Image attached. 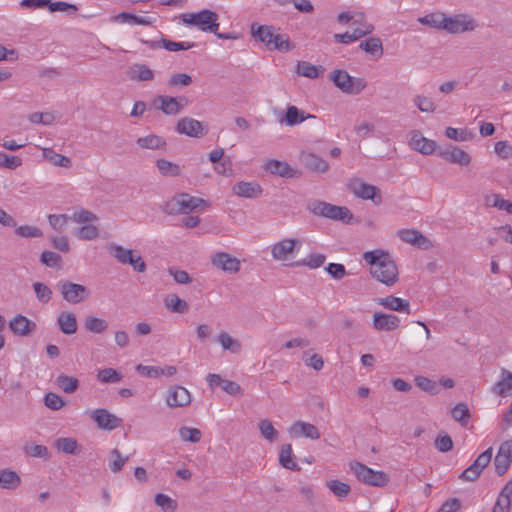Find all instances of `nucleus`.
<instances>
[{"instance_id": "nucleus-62", "label": "nucleus", "mask_w": 512, "mask_h": 512, "mask_svg": "<svg viewBox=\"0 0 512 512\" xmlns=\"http://www.w3.org/2000/svg\"><path fill=\"white\" fill-rule=\"evenodd\" d=\"M111 456L114 457V460L109 463V469L113 473L120 472L125 463L129 460V456L123 457L121 452L116 448L111 451Z\"/></svg>"}, {"instance_id": "nucleus-54", "label": "nucleus", "mask_w": 512, "mask_h": 512, "mask_svg": "<svg viewBox=\"0 0 512 512\" xmlns=\"http://www.w3.org/2000/svg\"><path fill=\"white\" fill-rule=\"evenodd\" d=\"M33 290L35 292L36 299L41 303H48L52 298V290L42 282L33 283Z\"/></svg>"}, {"instance_id": "nucleus-7", "label": "nucleus", "mask_w": 512, "mask_h": 512, "mask_svg": "<svg viewBox=\"0 0 512 512\" xmlns=\"http://www.w3.org/2000/svg\"><path fill=\"white\" fill-rule=\"evenodd\" d=\"M350 468L357 479L365 484L381 487L389 481L388 476L383 471H375L360 462L350 463Z\"/></svg>"}, {"instance_id": "nucleus-39", "label": "nucleus", "mask_w": 512, "mask_h": 512, "mask_svg": "<svg viewBox=\"0 0 512 512\" xmlns=\"http://www.w3.org/2000/svg\"><path fill=\"white\" fill-rule=\"evenodd\" d=\"M217 341L224 350H229L231 353L237 354L242 350L240 341L233 338L225 331L219 333Z\"/></svg>"}, {"instance_id": "nucleus-61", "label": "nucleus", "mask_w": 512, "mask_h": 512, "mask_svg": "<svg viewBox=\"0 0 512 512\" xmlns=\"http://www.w3.org/2000/svg\"><path fill=\"white\" fill-rule=\"evenodd\" d=\"M15 233L22 238H39L43 235L38 227L31 225L19 226L15 229Z\"/></svg>"}, {"instance_id": "nucleus-24", "label": "nucleus", "mask_w": 512, "mask_h": 512, "mask_svg": "<svg viewBox=\"0 0 512 512\" xmlns=\"http://www.w3.org/2000/svg\"><path fill=\"white\" fill-rule=\"evenodd\" d=\"M417 21L437 30H448V16L442 12H433L419 17Z\"/></svg>"}, {"instance_id": "nucleus-32", "label": "nucleus", "mask_w": 512, "mask_h": 512, "mask_svg": "<svg viewBox=\"0 0 512 512\" xmlns=\"http://www.w3.org/2000/svg\"><path fill=\"white\" fill-rule=\"evenodd\" d=\"M264 169L271 174L278 175L281 177H292L293 169L287 162L279 161V160H268Z\"/></svg>"}, {"instance_id": "nucleus-38", "label": "nucleus", "mask_w": 512, "mask_h": 512, "mask_svg": "<svg viewBox=\"0 0 512 512\" xmlns=\"http://www.w3.org/2000/svg\"><path fill=\"white\" fill-rule=\"evenodd\" d=\"M156 167L159 173L164 177H178L182 172L181 167L178 164L166 159H158L156 161Z\"/></svg>"}, {"instance_id": "nucleus-46", "label": "nucleus", "mask_w": 512, "mask_h": 512, "mask_svg": "<svg viewBox=\"0 0 512 512\" xmlns=\"http://www.w3.org/2000/svg\"><path fill=\"white\" fill-rule=\"evenodd\" d=\"M472 158L470 154L458 146H450V162L460 166L470 165Z\"/></svg>"}, {"instance_id": "nucleus-36", "label": "nucleus", "mask_w": 512, "mask_h": 512, "mask_svg": "<svg viewBox=\"0 0 512 512\" xmlns=\"http://www.w3.org/2000/svg\"><path fill=\"white\" fill-rule=\"evenodd\" d=\"M42 155L44 159L54 166L69 168L72 165V161L69 157L55 152L52 148H43Z\"/></svg>"}, {"instance_id": "nucleus-8", "label": "nucleus", "mask_w": 512, "mask_h": 512, "mask_svg": "<svg viewBox=\"0 0 512 512\" xmlns=\"http://www.w3.org/2000/svg\"><path fill=\"white\" fill-rule=\"evenodd\" d=\"M188 105V99L184 96L172 97L167 95H157L152 100V106L161 110L165 115L175 116L179 114Z\"/></svg>"}, {"instance_id": "nucleus-26", "label": "nucleus", "mask_w": 512, "mask_h": 512, "mask_svg": "<svg viewBox=\"0 0 512 512\" xmlns=\"http://www.w3.org/2000/svg\"><path fill=\"white\" fill-rule=\"evenodd\" d=\"M484 206L487 208H496L500 211H505L512 214V202L504 199L498 193H489L484 196Z\"/></svg>"}, {"instance_id": "nucleus-21", "label": "nucleus", "mask_w": 512, "mask_h": 512, "mask_svg": "<svg viewBox=\"0 0 512 512\" xmlns=\"http://www.w3.org/2000/svg\"><path fill=\"white\" fill-rule=\"evenodd\" d=\"M310 118L314 119L316 116L305 113L303 110H300L294 105H290L287 107L284 116L279 118V123L292 127Z\"/></svg>"}, {"instance_id": "nucleus-45", "label": "nucleus", "mask_w": 512, "mask_h": 512, "mask_svg": "<svg viewBox=\"0 0 512 512\" xmlns=\"http://www.w3.org/2000/svg\"><path fill=\"white\" fill-rule=\"evenodd\" d=\"M116 20L136 25H152L156 19L147 16H137L128 12H122L116 16Z\"/></svg>"}, {"instance_id": "nucleus-12", "label": "nucleus", "mask_w": 512, "mask_h": 512, "mask_svg": "<svg viewBox=\"0 0 512 512\" xmlns=\"http://www.w3.org/2000/svg\"><path fill=\"white\" fill-rule=\"evenodd\" d=\"M176 131L179 134L193 138H201L207 134V129L204 127L202 122L191 117L181 118L177 122Z\"/></svg>"}, {"instance_id": "nucleus-23", "label": "nucleus", "mask_w": 512, "mask_h": 512, "mask_svg": "<svg viewBox=\"0 0 512 512\" xmlns=\"http://www.w3.org/2000/svg\"><path fill=\"white\" fill-rule=\"evenodd\" d=\"M409 145L422 154H431L436 148L435 141L425 138L419 131L411 133Z\"/></svg>"}, {"instance_id": "nucleus-59", "label": "nucleus", "mask_w": 512, "mask_h": 512, "mask_svg": "<svg viewBox=\"0 0 512 512\" xmlns=\"http://www.w3.org/2000/svg\"><path fill=\"white\" fill-rule=\"evenodd\" d=\"M44 404L47 408L57 411L65 406V401L58 394L48 392L44 397Z\"/></svg>"}, {"instance_id": "nucleus-20", "label": "nucleus", "mask_w": 512, "mask_h": 512, "mask_svg": "<svg viewBox=\"0 0 512 512\" xmlns=\"http://www.w3.org/2000/svg\"><path fill=\"white\" fill-rule=\"evenodd\" d=\"M400 319L393 314L376 312L373 315V328L378 331H392L399 327Z\"/></svg>"}, {"instance_id": "nucleus-31", "label": "nucleus", "mask_w": 512, "mask_h": 512, "mask_svg": "<svg viewBox=\"0 0 512 512\" xmlns=\"http://www.w3.org/2000/svg\"><path fill=\"white\" fill-rule=\"evenodd\" d=\"M57 323L61 332L66 335L76 333L78 328L76 317L71 312H61L57 317Z\"/></svg>"}, {"instance_id": "nucleus-10", "label": "nucleus", "mask_w": 512, "mask_h": 512, "mask_svg": "<svg viewBox=\"0 0 512 512\" xmlns=\"http://www.w3.org/2000/svg\"><path fill=\"white\" fill-rule=\"evenodd\" d=\"M301 244L299 239L285 238L271 246V255L276 261H287L299 250Z\"/></svg>"}, {"instance_id": "nucleus-53", "label": "nucleus", "mask_w": 512, "mask_h": 512, "mask_svg": "<svg viewBox=\"0 0 512 512\" xmlns=\"http://www.w3.org/2000/svg\"><path fill=\"white\" fill-rule=\"evenodd\" d=\"M76 236L81 240H94L99 236V229L91 223L85 224L76 230Z\"/></svg>"}, {"instance_id": "nucleus-57", "label": "nucleus", "mask_w": 512, "mask_h": 512, "mask_svg": "<svg viewBox=\"0 0 512 512\" xmlns=\"http://www.w3.org/2000/svg\"><path fill=\"white\" fill-rule=\"evenodd\" d=\"M326 261V256L320 253H313L308 255L305 259L302 260L301 263L296 262L295 265H304L309 267L310 269H316L321 267Z\"/></svg>"}, {"instance_id": "nucleus-13", "label": "nucleus", "mask_w": 512, "mask_h": 512, "mask_svg": "<svg viewBox=\"0 0 512 512\" xmlns=\"http://www.w3.org/2000/svg\"><path fill=\"white\" fill-rule=\"evenodd\" d=\"M165 401L170 408L184 407L191 403V394L185 387L175 385L168 389Z\"/></svg>"}, {"instance_id": "nucleus-3", "label": "nucleus", "mask_w": 512, "mask_h": 512, "mask_svg": "<svg viewBox=\"0 0 512 512\" xmlns=\"http://www.w3.org/2000/svg\"><path fill=\"white\" fill-rule=\"evenodd\" d=\"M205 204L202 198L180 193L164 204L163 212L168 215L188 214Z\"/></svg>"}, {"instance_id": "nucleus-51", "label": "nucleus", "mask_w": 512, "mask_h": 512, "mask_svg": "<svg viewBox=\"0 0 512 512\" xmlns=\"http://www.w3.org/2000/svg\"><path fill=\"white\" fill-rule=\"evenodd\" d=\"M56 447L58 450L67 454H76L78 452V443L74 438L62 437L57 439Z\"/></svg>"}, {"instance_id": "nucleus-55", "label": "nucleus", "mask_w": 512, "mask_h": 512, "mask_svg": "<svg viewBox=\"0 0 512 512\" xmlns=\"http://www.w3.org/2000/svg\"><path fill=\"white\" fill-rule=\"evenodd\" d=\"M179 435L183 441L191 443H198L202 437V433L199 429L186 426L179 429Z\"/></svg>"}, {"instance_id": "nucleus-4", "label": "nucleus", "mask_w": 512, "mask_h": 512, "mask_svg": "<svg viewBox=\"0 0 512 512\" xmlns=\"http://www.w3.org/2000/svg\"><path fill=\"white\" fill-rule=\"evenodd\" d=\"M219 16L216 12L203 9L197 13H184L181 20L184 24L195 26L203 32L216 33L219 28Z\"/></svg>"}, {"instance_id": "nucleus-1", "label": "nucleus", "mask_w": 512, "mask_h": 512, "mask_svg": "<svg viewBox=\"0 0 512 512\" xmlns=\"http://www.w3.org/2000/svg\"><path fill=\"white\" fill-rule=\"evenodd\" d=\"M363 259L369 264L370 273L377 281L392 286L398 280L397 266L388 252L380 249L367 251Z\"/></svg>"}, {"instance_id": "nucleus-27", "label": "nucleus", "mask_w": 512, "mask_h": 512, "mask_svg": "<svg viewBox=\"0 0 512 512\" xmlns=\"http://www.w3.org/2000/svg\"><path fill=\"white\" fill-rule=\"evenodd\" d=\"M128 77L132 81L143 82L154 79V72L145 64L136 63L129 67Z\"/></svg>"}, {"instance_id": "nucleus-47", "label": "nucleus", "mask_w": 512, "mask_h": 512, "mask_svg": "<svg viewBox=\"0 0 512 512\" xmlns=\"http://www.w3.org/2000/svg\"><path fill=\"white\" fill-rule=\"evenodd\" d=\"M56 384L59 388H61L65 393H73L78 389L79 381L77 378L68 376L65 374H60L56 378Z\"/></svg>"}, {"instance_id": "nucleus-22", "label": "nucleus", "mask_w": 512, "mask_h": 512, "mask_svg": "<svg viewBox=\"0 0 512 512\" xmlns=\"http://www.w3.org/2000/svg\"><path fill=\"white\" fill-rule=\"evenodd\" d=\"M373 30L374 26L372 24L364 23L361 27H355L353 31L334 34V39L339 43L348 44L372 33Z\"/></svg>"}, {"instance_id": "nucleus-58", "label": "nucleus", "mask_w": 512, "mask_h": 512, "mask_svg": "<svg viewBox=\"0 0 512 512\" xmlns=\"http://www.w3.org/2000/svg\"><path fill=\"white\" fill-rule=\"evenodd\" d=\"M155 504L165 512H174L177 508L176 501L162 493L155 496Z\"/></svg>"}, {"instance_id": "nucleus-5", "label": "nucleus", "mask_w": 512, "mask_h": 512, "mask_svg": "<svg viewBox=\"0 0 512 512\" xmlns=\"http://www.w3.org/2000/svg\"><path fill=\"white\" fill-rule=\"evenodd\" d=\"M330 80L342 92L350 95H358L367 86L363 78L352 77L345 70H334L330 74Z\"/></svg>"}, {"instance_id": "nucleus-43", "label": "nucleus", "mask_w": 512, "mask_h": 512, "mask_svg": "<svg viewBox=\"0 0 512 512\" xmlns=\"http://www.w3.org/2000/svg\"><path fill=\"white\" fill-rule=\"evenodd\" d=\"M108 322L105 319L88 316L85 319L84 327L87 331L94 334H102L108 329Z\"/></svg>"}, {"instance_id": "nucleus-16", "label": "nucleus", "mask_w": 512, "mask_h": 512, "mask_svg": "<svg viewBox=\"0 0 512 512\" xmlns=\"http://www.w3.org/2000/svg\"><path fill=\"white\" fill-rule=\"evenodd\" d=\"M288 432L292 438L302 436L311 440L320 438V433L315 425L301 420L294 422L288 429Z\"/></svg>"}, {"instance_id": "nucleus-34", "label": "nucleus", "mask_w": 512, "mask_h": 512, "mask_svg": "<svg viewBox=\"0 0 512 512\" xmlns=\"http://www.w3.org/2000/svg\"><path fill=\"white\" fill-rule=\"evenodd\" d=\"M493 391L502 397L512 394V373L510 371L502 369L501 380L494 385Z\"/></svg>"}, {"instance_id": "nucleus-29", "label": "nucleus", "mask_w": 512, "mask_h": 512, "mask_svg": "<svg viewBox=\"0 0 512 512\" xmlns=\"http://www.w3.org/2000/svg\"><path fill=\"white\" fill-rule=\"evenodd\" d=\"M376 302L383 306L385 309L396 311V312H406L410 313L409 310V301L405 299H401L395 296H387L385 298H378Z\"/></svg>"}, {"instance_id": "nucleus-50", "label": "nucleus", "mask_w": 512, "mask_h": 512, "mask_svg": "<svg viewBox=\"0 0 512 512\" xmlns=\"http://www.w3.org/2000/svg\"><path fill=\"white\" fill-rule=\"evenodd\" d=\"M296 72L310 79H315L319 76V68L307 61H299L297 63Z\"/></svg>"}, {"instance_id": "nucleus-49", "label": "nucleus", "mask_w": 512, "mask_h": 512, "mask_svg": "<svg viewBox=\"0 0 512 512\" xmlns=\"http://www.w3.org/2000/svg\"><path fill=\"white\" fill-rule=\"evenodd\" d=\"M261 435L268 441L274 442L278 438V431L268 419H262L258 424Z\"/></svg>"}, {"instance_id": "nucleus-42", "label": "nucleus", "mask_w": 512, "mask_h": 512, "mask_svg": "<svg viewBox=\"0 0 512 512\" xmlns=\"http://www.w3.org/2000/svg\"><path fill=\"white\" fill-rule=\"evenodd\" d=\"M252 35L263 42L269 49H271V45L273 42V37L275 35V29L273 26L261 25L257 28L256 31L252 28Z\"/></svg>"}, {"instance_id": "nucleus-15", "label": "nucleus", "mask_w": 512, "mask_h": 512, "mask_svg": "<svg viewBox=\"0 0 512 512\" xmlns=\"http://www.w3.org/2000/svg\"><path fill=\"white\" fill-rule=\"evenodd\" d=\"M476 20L469 14H455L450 16V34H459L474 31Z\"/></svg>"}, {"instance_id": "nucleus-35", "label": "nucleus", "mask_w": 512, "mask_h": 512, "mask_svg": "<svg viewBox=\"0 0 512 512\" xmlns=\"http://www.w3.org/2000/svg\"><path fill=\"white\" fill-rule=\"evenodd\" d=\"M136 144L141 149H163L166 146V141L163 137L156 134H149L143 137H139L136 141Z\"/></svg>"}, {"instance_id": "nucleus-25", "label": "nucleus", "mask_w": 512, "mask_h": 512, "mask_svg": "<svg viewBox=\"0 0 512 512\" xmlns=\"http://www.w3.org/2000/svg\"><path fill=\"white\" fill-rule=\"evenodd\" d=\"M233 192L239 197L257 198L261 195L262 188L256 182L241 181L234 185Z\"/></svg>"}, {"instance_id": "nucleus-2", "label": "nucleus", "mask_w": 512, "mask_h": 512, "mask_svg": "<svg viewBox=\"0 0 512 512\" xmlns=\"http://www.w3.org/2000/svg\"><path fill=\"white\" fill-rule=\"evenodd\" d=\"M307 209L316 216L344 223H349L353 219V214L347 207L333 205L321 200L311 201Z\"/></svg>"}, {"instance_id": "nucleus-18", "label": "nucleus", "mask_w": 512, "mask_h": 512, "mask_svg": "<svg viewBox=\"0 0 512 512\" xmlns=\"http://www.w3.org/2000/svg\"><path fill=\"white\" fill-rule=\"evenodd\" d=\"M399 238L420 249H428L431 246L430 241L418 230L402 229L398 231Z\"/></svg>"}, {"instance_id": "nucleus-60", "label": "nucleus", "mask_w": 512, "mask_h": 512, "mask_svg": "<svg viewBox=\"0 0 512 512\" xmlns=\"http://www.w3.org/2000/svg\"><path fill=\"white\" fill-rule=\"evenodd\" d=\"M327 486L333 492L334 495L344 498L350 492V486L347 483L341 482L339 480H331L327 482Z\"/></svg>"}, {"instance_id": "nucleus-37", "label": "nucleus", "mask_w": 512, "mask_h": 512, "mask_svg": "<svg viewBox=\"0 0 512 512\" xmlns=\"http://www.w3.org/2000/svg\"><path fill=\"white\" fill-rule=\"evenodd\" d=\"M165 307L173 313H186L189 305L185 300L179 298L176 294H169L164 299Z\"/></svg>"}, {"instance_id": "nucleus-63", "label": "nucleus", "mask_w": 512, "mask_h": 512, "mask_svg": "<svg viewBox=\"0 0 512 512\" xmlns=\"http://www.w3.org/2000/svg\"><path fill=\"white\" fill-rule=\"evenodd\" d=\"M40 260L44 265L52 268L60 267L62 263V257L52 251L42 252Z\"/></svg>"}, {"instance_id": "nucleus-52", "label": "nucleus", "mask_w": 512, "mask_h": 512, "mask_svg": "<svg viewBox=\"0 0 512 512\" xmlns=\"http://www.w3.org/2000/svg\"><path fill=\"white\" fill-rule=\"evenodd\" d=\"M97 379L102 383H117L122 375L114 368H104L98 371Z\"/></svg>"}, {"instance_id": "nucleus-56", "label": "nucleus", "mask_w": 512, "mask_h": 512, "mask_svg": "<svg viewBox=\"0 0 512 512\" xmlns=\"http://www.w3.org/2000/svg\"><path fill=\"white\" fill-rule=\"evenodd\" d=\"M70 219L73 221V222H76V223H81V224H88V223H92V222H95L98 220V217L92 213L91 211L89 210H86V209H80V210H77L75 211L71 216H70Z\"/></svg>"}, {"instance_id": "nucleus-19", "label": "nucleus", "mask_w": 512, "mask_h": 512, "mask_svg": "<svg viewBox=\"0 0 512 512\" xmlns=\"http://www.w3.org/2000/svg\"><path fill=\"white\" fill-rule=\"evenodd\" d=\"M212 263L225 272L236 273L240 270V261L225 252H218L212 258Z\"/></svg>"}, {"instance_id": "nucleus-64", "label": "nucleus", "mask_w": 512, "mask_h": 512, "mask_svg": "<svg viewBox=\"0 0 512 512\" xmlns=\"http://www.w3.org/2000/svg\"><path fill=\"white\" fill-rule=\"evenodd\" d=\"M494 149L495 153L502 159L512 157V145L506 140L496 142Z\"/></svg>"}, {"instance_id": "nucleus-41", "label": "nucleus", "mask_w": 512, "mask_h": 512, "mask_svg": "<svg viewBox=\"0 0 512 512\" xmlns=\"http://www.w3.org/2000/svg\"><path fill=\"white\" fill-rule=\"evenodd\" d=\"M108 250L110 254L121 264H127L131 262V257L133 256L134 251L131 249H126L121 245L111 243L108 246Z\"/></svg>"}, {"instance_id": "nucleus-28", "label": "nucleus", "mask_w": 512, "mask_h": 512, "mask_svg": "<svg viewBox=\"0 0 512 512\" xmlns=\"http://www.w3.org/2000/svg\"><path fill=\"white\" fill-rule=\"evenodd\" d=\"M450 415L452 418L460 424L461 427L470 429L472 428L471 423V412L467 404L458 403L452 409H450Z\"/></svg>"}, {"instance_id": "nucleus-11", "label": "nucleus", "mask_w": 512, "mask_h": 512, "mask_svg": "<svg viewBox=\"0 0 512 512\" xmlns=\"http://www.w3.org/2000/svg\"><path fill=\"white\" fill-rule=\"evenodd\" d=\"M492 447L481 453L476 460L460 474V479L467 481L476 480L483 469L491 462L492 459Z\"/></svg>"}, {"instance_id": "nucleus-14", "label": "nucleus", "mask_w": 512, "mask_h": 512, "mask_svg": "<svg viewBox=\"0 0 512 512\" xmlns=\"http://www.w3.org/2000/svg\"><path fill=\"white\" fill-rule=\"evenodd\" d=\"M90 417L96 422L98 428L109 431L116 429L122 423V419L104 408L93 410Z\"/></svg>"}, {"instance_id": "nucleus-48", "label": "nucleus", "mask_w": 512, "mask_h": 512, "mask_svg": "<svg viewBox=\"0 0 512 512\" xmlns=\"http://www.w3.org/2000/svg\"><path fill=\"white\" fill-rule=\"evenodd\" d=\"M280 464L290 470L298 469L296 462L293 460V452L291 444H285L281 448L280 456H279Z\"/></svg>"}, {"instance_id": "nucleus-9", "label": "nucleus", "mask_w": 512, "mask_h": 512, "mask_svg": "<svg viewBox=\"0 0 512 512\" xmlns=\"http://www.w3.org/2000/svg\"><path fill=\"white\" fill-rule=\"evenodd\" d=\"M348 188L358 198L372 200L376 205L382 202L381 191L374 185L364 183L359 179H352L348 183Z\"/></svg>"}, {"instance_id": "nucleus-6", "label": "nucleus", "mask_w": 512, "mask_h": 512, "mask_svg": "<svg viewBox=\"0 0 512 512\" xmlns=\"http://www.w3.org/2000/svg\"><path fill=\"white\" fill-rule=\"evenodd\" d=\"M62 298L70 304H79L86 301L90 295V290L81 284L69 280H60L57 283Z\"/></svg>"}, {"instance_id": "nucleus-17", "label": "nucleus", "mask_w": 512, "mask_h": 512, "mask_svg": "<svg viewBox=\"0 0 512 512\" xmlns=\"http://www.w3.org/2000/svg\"><path fill=\"white\" fill-rule=\"evenodd\" d=\"M9 328L16 336L26 337L35 331L36 323L18 314L10 320Z\"/></svg>"}, {"instance_id": "nucleus-40", "label": "nucleus", "mask_w": 512, "mask_h": 512, "mask_svg": "<svg viewBox=\"0 0 512 512\" xmlns=\"http://www.w3.org/2000/svg\"><path fill=\"white\" fill-rule=\"evenodd\" d=\"M20 483L21 479L16 472L9 469L0 471V486L3 489H15Z\"/></svg>"}, {"instance_id": "nucleus-33", "label": "nucleus", "mask_w": 512, "mask_h": 512, "mask_svg": "<svg viewBox=\"0 0 512 512\" xmlns=\"http://www.w3.org/2000/svg\"><path fill=\"white\" fill-rule=\"evenodd\" d=\"M151 48L163 47L167 51L176 52L180 50H188L192 48L195 44L193 42H175L168 39H162L160 42L158 41H146Z\"/></svg>"}, {"instance_id": "nucleus-44", "label": "nucleus", "mask_w": 512, "mask_h": 512, "mask_svg": "<svg viewBox=\"0 0 512 512\" xmlns=\"http://www.w3.org/2000/svg\"><path fill=\"white\" fill-rule=\"evenodd\" d=\"M359 47L366 53L371 54L373 56L381 57L383 55V45L379 38L370 37L365 41L361 42Z\"/></svg>"}, {"instance_id": "nucleus-30", "label": "nucleus", "mask_w": 512, "mask_h": 512, "mask_svg": "<svg viewBox=\"0 0 512 512\" xmlns=\"http://www.w3.org/2000/svg\"><path fill=\"white\" fill-rule=\"evenodd\" d=\"M301 160L306 168L316 173H325L329 169L328 162L313 153L302 154Z\"/></svg>"}]
</instances>
